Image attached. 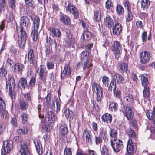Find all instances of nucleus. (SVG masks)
<instances>
[{
    "label": "nucleus",
    "mask_w": 155,
    "mask_h": 155,
    "mask_svg": "<svg viewBox=\"0 0 155 155\" xmlns=\"http://www.w3.org/2000/svg\"><path fill=\"white\" fill-rule=\"evenodd\" d=\"M115 82L117 81L119 84H123L124 83V79L120 74L116 73L114 75Z\"/></svg>",
    "instance_id": "obj_24"
},
{
    "label": "nucleus",
    "mask_w": 155,
    "mask_h": 155,
    "mask_svg": "<svg viewBox=\"0 0 155 155\" xmlns=\"http://www.w3.org/2000/svg\"><path fill=\"white\" fill-rule=\"evenodd\" d=\"M20 152L21 155H28L29 153V150L26 144H24L21 146Z\"/></svg>",
    "instance_id": "obj_27"
},
{
    "label": "nucleus",
    "mask_w": 155,
    "mask_h": 155,
    "mask_svg": "<svg viewBox=\"0 0 155 155\" xmlns=\"http://www.w3.org/2000/svg\"><path fill=\"white\" fill-rule=\"evenodd\" d=\"M15 83L14 78L12 77H10L8 80L6 81V88H8L9 90V94L10 95H12V93L15 91Z\"/></svg>",
    "instance_id": "obj_8"
},
{
    "label": "nucleus",
    "mask_w": 155,
    "mask_h": 155,
    "mask_svg": "<svg viewBox=\"0 0 155 155\" xmlns=\"http://www.w3.org/2000/svg\"><path fill=\"white\" fill-rule=\"evenodd\" d=\"M28 62L30 64H33L35 62L34 55L33 54V50L31 49L28 54Z\"/></svg>",
    "instance_id": "obj_25"
},
{
    "label": "nucleus",
    "mask_w": 155,
    "mask_h": 155,
    "mask_svg": "<svg viewBox=\"0 0 155 155\" xmlns=\"http://www.w3.org/2000/svg\"><path fill=\"white\" fill-rule=\"evenodd\" d=\"M34 142L37 153L39 155H41L43 153V150L40 140L38 139H36L34 141Z\"/></svg>",
    "instance_id": "obj_16"
},
{
    "label": "nucleus",
    "mask_w": 155,
    "mask_h": 155,
    "mask_svg": "<svg viewBox=\"0 0 155 155\" xmlns=\"http://www.w3.org/2000/svg\"><path fill=\"white\" fill-rule=\"evenodd\" d=\"M13 140L17 143H21L22 141V140L21 137L19 136H17L14 137L13 138Z\"/></svg>",
    "instance_id": "obj_58"
},
{
    "label": "nucleus",
    "mask_w": 155,
    "mask_h": 155,
    "mask_svg": "<svg viewBox=\"0 0 155 155\" xmlns=\"http://www.w3.org/2000/svg\"><path fill=\"white\" fill-rule=\"evenodd\" d=\"M36 78L35 77H32L30 79L29 83V86L30 87H32L35 85L36 83Z\"/></svg>",
    "instance_id": "obj_49"
},
{
    "label": "nucleus",
    "mask_w": 155,
    "mask_h": 155,
    "mask_svg": "<svg viewBox=\"0 0 155 155\" xmlns=\"http://www.w3.org/2000/svg\"><path fill=\"white\" fill-rule=\"evenodd\" d=\"M7 73V71L4 68H0V77L1 78H5Z\"/></svg>",
    "instance_id": "obj_39"
},
{
    "label": "nucleus",
    "mask_w": 155,
    "mask_h": 155,
    "mask_svg": "<svg viewBox=\"0 0 155 155\" xmlns=\"http://www.w3.org/2000/svg\"><path fill=\"white\" fill-rule=\"evenodd\" d=\"M13 142L11 140H6L3 141V144L1 150V154L5 155L8 154L12 149Z\"/></svg>",
    "instance_id": "obj_4"
},
{
    "label": "nucleus",
    "mask_w": 155,
    "mask_h": 155,
    "mask_svg": "<svg viewBox=\"0 0 155 155\" xmlns=\"http://www.w3.org/2000/svg\"><path fill=\"white\" fill-rule=\"evenodd\" d=\"M65 5H66L65 7L66 10L69 11V12H71V11H72L73 9V8L75 7L73 6L69 2H66Z\"/></svg>",
    "instance_id": "obj_37"
},
{
    "label": "nucleus",
    "mask_w": 155,
    "mask_h": 155,
    "mask_svg": "<svg viewBox=\"0 0 155 155\" xmlns=\"http://www.w3.org/2000/svg\"><path fill=\"white\" fill-rule=\"evenodd\" d=\"M20 27L18 29L17 31L18 35V43L19 47L21 48L23 47L25 45L27 38V35L25 31L24 30L22 25L25 26L27 30L29 29L30 27L31 22L29 19L26 16H23L20 19Z\"/></svg>",
    "instance_id": "obj_1"
},
{
    "label": "nucleus",
    "mask_w": 155,
    "mask_h": 155,
    "mask_svg": "<svg viewBox=\"0 0 155 155\" xmlns=\"http://www.w3.org/2000/svg\"><path fill=\"white\" fill-rule=\"evenodd\" d=\"M113 5L111 0H107V9H111L113 7Z\"/></svg>",
    "instance_id": "obj_60"
},
{
    "label": "nucleus",
    "mask_w": 155,
    "mask_h": 155,
    "mask_svg": "<svg viewBox=\"0 0 155 155\" xmlns=\"http://www.w3.org/2000/svg\"><path fill=\"white\" fill-rule=\"evenodd\" d=\"M45 68L42 66L40 65L38 68L39 72H38L39 75V79L40 80L45 81L46 78V75L45 72Z\"/></svg>",
    "instance_id": "obj_19"
},
{
    "label": "nucleus",
    "mask_w": 155,
    "mask_h": 155,
    "mask_svg": "<svg viewBox=\"0 0 155 155\" xmlns=\"http://www.w3.org/2000/svg\"><path fill=\"white\" fill-rule=\"evenodd\" d=\"M106 131L105 129L101 128L100 129V133L99 135L101 137L103 138L104 140H105L106 138Z\"/></svg>",
    "instance_id": "obj_45"
},
{
    "label": "nucleus",
    "mask_w": 155,
    "mask_h": 155,
    "mask_svg": "<svg viewBox=\"0 0 155 155\" xmlns=\"http://www.w3.org/2000/svg\"><path fill=\"white\" fill-rule=\"evenodd\" d=\"M127 15L126 16L127 21H130L133 18V15L132 12H127Z\"/></svg>",
    "instance_id": "obj_46"
},
{
    "label": "nucleus",
    "mask_w": 155,
    "mask_h": 155,
    "mask_svg": "<svg viewBox=\"0 0 155 155\" xmlns=\"http://www.w3.org/2000/svg\"><path fill=\"white\" fill-rule=\"evenodd\" d=\"M21 118L23 123H26L28 120L27 114L25 113L23 114L21 116Z\"/></svg>",
    "instance_id": "obj_55"
},
{
    "label": "nucleus",
    "mask_w": 155,
    "mask_h": 155,
    "mask_svg": "<svg viewBox=\"0 0 155 155\" xmlns=\"http://www.w3.org/2000/svg\"><path fill=\"white\" fill-rule=\"evenodd\" d=\"M28 131V128L25 127L21 128L18 129L16 131V132L19 135H21L22 134H26L27 133Z\"/></svg>",
    "instance_id": "obj_33"
},
{
    "label": "nucleus",
    "mask_w": 155,
    "mask_h": 155,
    "mask_svg": "<svg viewBox=\"0 0 155 155\" xmlns=\"http://www.w3.org/2000/svg\"><path fill=\"white\" fill-rule=\"evenodd\" d=\"M136 150L135 144L132 142L131 139H129L126 147L127 155H132L136 151Z\"/></svg>",
    "instance_id": "obj_9"
},
{
    "label": "nucleus",
    "mask_w": 155,
    "mask_h": 155,
    "mask_svg": "<svg viewBox=\"0 0 155 155\" xmlns=\"http://www.w3.org/2000/svg\"><path fill=\"white\" fill-rule=\"evenodd\" d=\"M20 105L21 110H26L28 106V104L27 102L21 101L20 102Z\"/></svg>",
    "instance_id": "obj_36"
},
{
    "label": "nucleus",
    "mask_w": 155,
    "mask_h": 155,
    "mask_svg": "<svg viewBox=\"0 0 155 155\" xmlns=\"http://www.w3.org/2000/svg\"><path fill=\"white\" fill-rule=\"evenodd\" d=\"M101 19V14L97 10L95 11L94 12V19L96 21H99Z\"/></svg>",
    "instance_id": "obj_35"
},
{
    "label": "nucleus",
    "mask_w": 155,
    "mask_h": 155,
    "mask_svg": "<svg viewBox=\"0 0 155 155\" xmlns=\"http://www.w3.org/2000/svg\"><path fill=\"white\" fill-rule=\"evenodd\" d=\"M66 38L65 40V43L67 45H70L72 43V35L69 33H66Z\"/></svg>",
    "instance_id": "obj_32"
},
{
    "label": "nucleus",
    "mask_w": 155,
    "mask_h": 155,
    "mask_svg": "<svg viewBox=\"0 0 155 155\" xmlns=\"http://www.w3.org/2000/svg\"><path fill=\"white\" fill-rule=\"evenodd\" d=\"M118 104L117 103L114 102H111L109 107V110L112 111L113 109L115 111L117 110Z\"/></svg>",
    "instance_id": "obj_31"
},
{
    "label": "nucleus",
    "mask_w": 155,
    "mask_h": 155,
    "mask_svg": "<svg viewBox=\"0 0 155 155\" xmlns=\"http://www.w3.org/2000/svg\"><path fill=\"white\" fill-rule=\"evenodd\" d=\"M48 30L52 33L53 36L58 38H60L61 36V32L58 28L51 27L49 28Z\"/></svg>",
    "instance_id": "obj_20"
},
{
    "label": "nucleus",
    "mask_w": 155,
    "mask_h": 155,
    "mask_svg": "<svg viewBox=\"0 0 155 155\" xmlns=\"http://www.w3.org/2000/svg\"><path fill=\"white\" fill-rule=\"evenodd\" d=\"M122 25L119 23H115L114 25L112 26L113 33L114 35L117 36L122 30Z\"/></svg>",
    "instance_id": "obj_13"
},
{
    "label": "nucleus",
    "mask_w": 155,
    "mask_h": 155,
    "mask_svg": "<svg viewBox=\"0 0 155 155\" xmlns=\"http://www.w3.org/2000/svg\"><path fill=\"white\" fill-rule=\"evenodd\" d=\"M141 6L143 10H147L149 7L150 2L149 0H141L140 1Z\"/></svg>",
    "instance_id": "obj_22"
},
{
    "label": "nucleus",
    "mask_w": 155,
    "mask_h": 155,
    "mask_svg": "<svg viewBox=\"0 0 155 155\" xmlns=\"http://www.w3.org/2000/svg\"><path fill=\"white\" fill-rule=\"evenodd\" d=\"M147 33L146 31L143 32L141 34V37L143 44L147 41Z\"/></svg>",
    "instance_id": "obj_51"
},
{
    "label": "nucleus",
    "mask_w": 155,
    "mask_h": 155,
    "mask_svg": "<svg viewBox=\"0 0 155 155\" xmlns=\"http://www.w3.org/2000/svg\"><path fill=\"white\" fill-rule=\"evenodd\" d=\"M81 22L82 24L84 31V33H85V35L86 36V40L88 41L90 39L91 35V34L88 32V25L84 23L83 21H81Z\"/></svg>",
    "instance_id": "obj_17"
},
{
    "label": "nucleus",
    "mask_w": 155,
    "mask_h": 155,
    "mask_svg": "<svg viewBox=\"0 0 155 155\" xmlns=\"http://www.w3.org/2000/svg\"><path fill=\"white\" fill-rule=\"evenodd\" d=\"M124 101L126 104L127 106H130L134 103V98L133 95L129 94L124 98Z\"/></svg>",
    "instance_id": "obj_18"
},
{
    "label": "nucleus",
    "mask_w": 155,
    "mask_h": 155,
    "mask_svg": "<svg viewBox=\"0 0 155 155\" xmlns=\"http://www.w3.org/2000/svg\"><path fill=\"white\" fill-rule=\"evenodd\" d=\"M114 94L115 96L116 97L119 99H120L121 98V95L120 90L116 88L113 91Z\"/></svg>",
    "instance_id": "obj_41"
},
{
    "label": "nucleus",
    "mask_w": 155,
    "mask_h": 155,
    "mask_svg": "<svg viewBox=\"0 0 155 155\" xmlns=\"http://www.w3.org/2000/svg\"><path fill=\"white\" fill-rule=\"evenodd\" d=\"M84 139L87 144H91L92 143V135L91 131L87 129H85L83 133Z\"/></svg>",
    "instance_id": "obj_11"
},
{
    "label": "nucleus",
    "mask_w": 155,
    "mask_h": 155,
    "mask_svg": "<svg viewBox=\"0 0 155 155\" xmlns=\"http://www.w3.org/2000/svg\"><path fill=\"white\" fill-rule=\"evenodd\" d=\"M146 115L149 119H153L154 117V111L153 112L151 110L148 111L146 112Z\"/></svg>",
    "instance_id": "obj_43"
},
{
    "label": "nucleus",
    "mask_w": 155,
    "mask_h": 155,
    "mask_svg": "<svg viewBox=\"0 0 155 155\" xmlns=\"http://www.w3.org/2000/svg\"><path fill=\"white\" fill-rule=\"evenodd\" d=\"M116 88V85L115 84V81L113 79H112L108 88V91H110L111 92L113 89L114 90Z\"/></svg>",
    "instance_id": "obj_42"
},
{
    "label": "nucleus",
    "mask_w": 155,
    "mask_h": 155,
    "mask_svg": "<svg viewBox=\"0 0 155 155\" xmlns=\"http://www.w3.org/2000/svg\"><path fill=\"white\" fill-rule=\"evenodd\" d=\"M110 134L111 137H114V139H117L116 137L117 136V131L114 129H111L110 130Z\"/></svg>",
    "instance_id": "obj_50"
},
{
    "label": "nucleus",
    "mask_w": 155,
    "mask_h": 155,
    "mask_svg": "<svg viewBox=\"0 0 155 155\" xmlns=\"http://www.w3.org/2000/svg\"><path fill=\"white\" fill-rule=\"evenodd\" d=\"M124 7L127 12L131 11V5L128 1H127L125 3Z\"/></svg>",
    "instance_id": "obj_44"
},
{
    "label": "nucleus",
    "mask_w": 155,
    "mask_h": 155,
    "mask_svg": "<svg viewBox=\"0 0 155 155\" xmlns=\"http://www.w3.org/2000/svg\"><path fill=\"white\" fill-rule=\"evenodd\" d=\"M145 75L146 74H143L141 76L142 84L144 87H147V86H149L148 78L145 76Z\"/></svg>",
    "instance_id": "obj_30"
},
{
    "label": "nucleus",
    "mask_w": 155,
    "mask_h": 155,
    "mask_svg": "<svg viewBox=\"0 0 155 155\" xmlns=\"http://www.w3.org/2000/svg\"><path fill=\"white\" fill-rule=\"evenodd\" d=\"M125 115L127 120H129L132 118L134 113L132 112V107L131 106H126L125 108Z\"/></svg>",
    "instance_id": "obj_15"
},
{
    "label": "nucleus",
    "mask_w": 155,
    "mask_h": 155,
    "mask_svg": "<svg viewBox=\"0 0 155 155\" xmlns=\"http://www.w3.org/2000/svg\"><path fill=\"white\" fill-rule=\"evenodd\" d=\"M21 85L25 89V87H27L28 84L27 80L24 78H21L20 81Z\"/></svg>",
    "instance_id": "obj_52"
},
{
    "label": "nucleus",
    "mask_w": 155,
    "mask_h": 155,
    "mask_svg": "<svg viewBox=\"0 0 155 155\" xmlns=\"http://www.w3.org/2000/svg\"><path fill=\"white\" fill-rule=\"evenodd\" d=\"M60 21L65 24H68L70 23V19L66 15L61 14L60 16Z\"/></svg>",
    "instance_id": "obj_26"
},
{
    "label": "nucleus",
    "mask_w": 155,
    "mask_h": 155,
    "mask_svg": "<svg viewBox=\"0 0 155 155\" xmlns=\"http://www.w3.org/2000/svg\"><path fill=\"white\" fill-rule=\"evenodd\" d=\"M31 18L33 21V28L32 30L31 36L33 40L36 41L38 39V30L39 26L40 19L37 16L35 17L33 19L32 18Z\"/></svg>",
    "instance_id": "obj_2"
},
{
    "label": "nucleus",
    "mask_w": 155,
    "mask_h": 155,
    "mask_svg": "<svg viewBox=\"0 0 155 155\" xmlns=\"http://www.w3.org/2000/svg\"><path fill=\"white\" fill-rule=\"evenodd\" d=\"M121 47V45L118 41H115L114 42L111 47V50L115 52V56L120 53Z\"/></svg>",
    "instance_id": "obj_14"
},
{
    "label": "nucleus",
    "mask_w": 155,
    "mask_h": 155,
    "mask_svg": "<svg viewBox=\"0 0 155 155\" xmlns=\"http://www.w3.org/2000/svg\"><path fill=\"white\" fill-rule=\"evenodd\" d=\"M149 86H147V87H144L143 91V96L144 97L147 98L150 95V91Z\"/></svg>",
    "instance_id": "obj_34"
},
{
    "label": "nucleus",
    "mask_w": 155,
    "mask_h": 155,
    "mask_svg": "<svg viewBox=\"0 0 155 155\" xmlns=\"http://www.w3.org/2000/svg\"><path fill=\"white\" fill-rule=\"evenodd\" d=\"M64 155H72V152L71 149L66 148L64 150Z\"/></svg>",
    "instance_id": "obj_57"
},
{
    "label": "nucleus",
    "mask_w": 155,
    "mask_h": 155,
    "mask_svg": "<svg viewBox=\"0 0 155 155\" xmlns=\"http://www.w3.org/2000/svg\"><path fill=\"white\" fill-rule=\"evenodd\" d=\"M24 67V65L23 64L20 63H17L14 65V71L16 73H21L23 71Z\"/></svg>",
    "instance_id": "obj_23"
},
{
    "label": "nucleus",
    "mask_w": 155,
    "mask_h": 155,
    "mask_svg": "<svg viewBox=\"0 0 155 155\" xmlns=\"http://www.w3.org/2000/svg\"><path fill=\"white\" fill-rule=\"evenodd\" d=\"M74 16L77 18L79 16V12L77 9L75 7L73 8V10L71 11V12H70Z\"/></svg>",
    "instance_id": "obj_53"
},
{
    "label": "nucleus",
    "mask_w": 155,
    "mask_h": 155,
    "mask_svg": "<svg viewBox=\"0 0 155 155\" xmlns=\"http://www.w3.org/2000/svg\"><path fill=\"white\" fill-rule=\"evenodd\" d=\"M26 4L29 6H32L33 5L34 2L33 0H25Z\"/></svg>",
    "instance_id": "obj_64"
},
{
    "label": "nucleus",
    "mask_w": 155,
    "mask_h": 155,
    "mask_svg": "<svg viewBox=\"0 0 155 155\" xmlns=\"http://www.w3.org/2000/svg\"><path fill=\"white\" fill-rule=\"evenodd\" d=\"M51 108L54 111H55L57 113L60 111V104L57 100L56 101V108L55 106V103L52 101L51 104Z\"/></svg>",
    "instance_id": "obj_29"
},
{
    "label": "nucleus",
    "mask_w": 155,
    "mask_h": 155,
    "mask_svg": "<svg viewBox=\"0 0 155 155\" xmlns=\"http://www.w3.org/2000/svg\"><path fill=\"white\" fill-rule=\"evenodd\" d=\"M92 90L93 94L96 93L97 94L96 101L99 102L101 100V97L103 94L99 84L94 82L92 84Z\"/></svg>",
    "instance_id": "obj_5"
},
{
    "label": "nucleus",
    "mask_w": 155,
    "mask_h": 155,
    "mask_svg": "<svg viewBox=\"0 0 155 155\" xmlns=\"http://www.w3.org/2000/svg\"><path fill=\"white\" fill-rule=\"evenodd\" d=\"M151 56L150 53L145 51L142 52L140 55V61L142 64H145L148 63L150 60Z\"/></svg>",
    "instance_id": "obj_7"
},
{
    "label": "nucleus",
    "mask_w": 155,
    "mask_h": 155,
    "mask_svg": "<svg viewBox=\"0 0 155 155\" xmlns=\"http://www.w3.org/2000/svg\"><path fill=\"white\" fill-rule=\"evenodd\" d=\"M89 52L87 51H84L80 54L81 63L84 65V70L89 71V68L91 65V64L88 61Z\"/></svg>",
    "instance_id": "obj_3"
},
{
    "label": "nucleus",
    "mask_w": 155,
    "mask_h": 155,
    "mask_svg": "<svg viewBox=\"0 0 155 155\" xmlns=\"http://www.w3.org/2000/svg\"><path fill=\"white\" fill-rule=\"evenodd\" d=\"M95 141L96 144L100 143L101 142V139L99 135L98 136H95Z\"/></svg>",
    "instance_id": "obj_63"
},
{
    "label": "nucleus",
    "mask_w": 155,
    "mask_h": 155,
    "mask_svg": "<svg viewBox=\"0 0 155 155\" xmlns=\"http://www.w3.org/2000/svg\"><path fill=\"white\" fill-rule=\"evenodd\" d=\"M52 97V96L49 93L46 97V101L48 104H49L50 103Z\"/></svg>",
    "instance_id": "obj_59"
},
{
    "label": "nucleus",
    "mask_w": 155,
    "mask_h": 155,
    "mask_svg": "<svg viewBox=\"0 0 155 155\" xmlns=\"http://www.w3.org/2000/svg\"><path fill=\"white\" fill-rule=\"evenodd\" d=\"M71 72L70 66L68 64H66L63 71L61 73V78L64 79L68 77L71 75Z\"/></svg>",
    "instance_id": "obj_12"
},
{
    "label": "nucleus",
    "mask_w": 155,
    "mask_h": 155,
    "mask_svg": "<svg viewBox=\"0 0 155 155\" xmlns=\"http://www.w3.org/2000/svg\"><path fill=\"white\" fill-rule=\"evenodd\" d=\"M111 145L114 151L116 153L119 152L123 147L122 141L120 139H114V142L112 140L111 141Z\"/></svg>",
    "instance_id": "obj_6"
},
{
    "label": "nucleus",
    "mask_w": 155,
    "mask_h": 155,
    "mask_svg": "<svg viewBox=\"0 0 155 155\" xmlns=\"http://www.w3.org/2000/svg\"><path fill=\"white\" fill-rule=\"evenodd\" d=\"M128 68L127 64L125 63H122L120 65V70L124 72L127 71Z\"/></svg>",
    "instance_id": "obj_40"
},
{
    "label": "nucleus",
    "mask_w": 155,
    "mask_h": 155,
    "mask_svg": "<svg viewBox=\"0 0 155 155\" xmlns=\"http://www.w3.org/2000/svg\"><path fill=\"white\" fill-rule=\"evenodd\" d=\"M128 135L130 137H135L136 136L135 132L131 128H130L129 130V131L128 132Z\"/></svg>",
    "instance_id": "obj_56"
},
{
    "label": "nucleus",
    "mask_w": 155,
    "mask_h": 155,
    "mask_svg": "<svg viewBox=\"0 0 155 155\" xmlns=\"http://www.w3.org/2000/svg\"><path fill=\"white\" fill-rule=\"evenodd\" d=\"M46 119H48L49 123H54L57 119V117L54 113L52 111L48 112L47 115Z\"/></svg>",
    "instance_id": "obj_21"
},
{
    "label": "nucleus",
    "mask_w": 155,
    "mask_h": 155,
    "mask_svg": "<svg viewBox=\"0 0 155 155\" xmlns=\"http://www.w3.org/2000/svg\"><path fill=\"white\" fill-rule=\"evenodd\" d=\"M114 22L112 18L110 17H107V25L110 29L114 25Z\"/></svg>",
    "instance_id": "obj_38"
},
{
    "label": "nucleus",
    "mask_w": 155,
    "mask_h": 155,
    "mask_svg": "<svg viewBox=\"0 0 155 155\" xmlns=\"http://www.w3.org/2000/svg\"><path fill=\"white\" fill-rule=\"evenodd\" d=\"M24 98L25 100L28 102H31V98L30 94L27 93L24 95Z\"/></svg>",
    "instance_id": "obj_54"
},
{
    "label": "nucleus",
    "mask_w": 155,
    "mask_h": 155,
    "mask_svg": "<svg viewBox=\"0 0 155 155\" xmlns=\"http://www.w3.org/2000/svg\"><path fill=\"white\" fill-rule=\"evenodd\" d=\"M64 113L66 118H69L70 116L71 118V117L72 112L71 111H70L69 109H66L64 110Z\"/></svg>",
    "instance_id": "obj_48"
},
{
    "label": "nucleus",
    "mask_w": 155,
    "mask_h": 155,
    "mask_svg": "<svg viewBox=\"0 0 155 155\" xmlns=\"http://www.w3.org/2000/svg\"><path fill=\"white\" fill-rule=\"evenodd\" d=\"M106 151H107L106 146L105 145H104L102 147V148L101 149V152L102 155H106Z\"/></svg>",
    "instance_id": "obj_61"
},
{
    "label": "nucleus",
    "mask_w": 155,
    "mask_h": 155,
    "mask_svg": "<svg viewBox=\"0 0 155 155\" xmlns=\"http://www.w3.org/2000/svg\"><path fill=\"white\" fill-rule=\"evenodd\" d=\"M60 138H61L63 140H64L66 138V135L68 132V129L65 124H61L59 129Z\"/></svg>",
    "instance_id": "obj_10"
},
{
    "label": "nucleus",
    "mask_w": 155,
    "mask_h": 155,
    "mask_svg": "<svg viewBox=\"0 0 155 155\" xmlns=\"http://www.w3.org/2000/svg\"><path fill=\"white\" fill-rule=\"evenodd\" d=\"M116 11L117 14L118 15H122L124 13V10L121 5L117 4L116 7Z\"/></svg>",
    "instance_id": "obj_28"
},
{
    "label": "nucleus",
    "mask_w": 155,
    "mask_h": 155,
    "mask_svg": "<svg viewBox=\"0 0 155 155\" xmlns=\"http://www.w3.org/2000/svg\"><path fill=\"white\" fill-rule=\"evenodd\" d=\"M5 108V104L4 101L0 97V111L4 110Z\"/></svg>",
    "instance_id": "obj_47"
},
{
    "label": "nucleus",
    "mask_w": 155,
    "mask_h": 155,
    "mask_svg": "<svg viewBox=\"0 0 155 155\" xmlns=\"http://www.w3.org/2000/svg\"><path fill=\"white\" fill-rule=\"evenodd\" d=\"M15 0H10L9 2V6L12 8H15Z\"/></svg>",
    "instance_id": "obj_62"
}]
</instances>
